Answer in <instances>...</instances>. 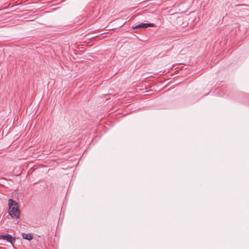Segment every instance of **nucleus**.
<instances>
[{
	"label": "nucleus",
	"mask_w": 249,
	"mask_h": 249,
	"mask_svg": "<svg viewBox=\"0 0 249 249\" xmlns=\"http://www.w3.org/2000/svg\"><path fill=\"white\" fill-rule=\"evenodd\" d=\"M243 5L242 4H237L236 5V6H242Z\"/></svg>",
	"instance_id": "obj_5"
},
{
	"label": "nucleus",
	"mask_w": 249,
	"mask_h": 249,
	"mask_svg": "<svg viewBox=\"0 0 249 249\" xmlns=\"http://www.w3.org/2000/svg\"><path fill=\"white\" fill-rule=\"evenodd\" d=\"M0 238L6 240L12 244L15 242V237H12L10 234H1Z\"/></svg>",
	"instance_id": "obj_2"
},
{
	"label": "nucleus",
	"mask_w": 249,
	"mask_h": 249,
	"mask_svg": "<svg viewBox=\"0 0 249 249\" xmlns=\"http://www.w3.org/2000/svg\"><path fill=\"white\" fill-rule=\"evenodd\" d=\"M8 213L13 218H18L20 216L18 203L12 199L8 200Z\"/></svg>",
	"instance_id": "obj_1"
},
{
	"label": "nucleus",
	"mask_w": 249,
	"mask_h": 249,
	"mask_svg": "<svg viewBox=\"0 0 249 249\" xmlns=\"http://www.w3.org/2000/svg\"><path fill=\"white\" fill-rule=\"evenodd\" d=\"M22 237L25 239L30 240L32 239L33 236L32 234H22Z\"/></svg>",
	"instance_id": "obj_4"
},
{
	"label": "nucleus",
	"mask_w": 249,
	"mask_h": 249,
	"mask_svg": "<svg viewBox=\"0 0 249 249\" xmlns=\"http://www.w3.org/2000/svg\"><path fill=\"white\" fill-rule=\"evenodd\" d=\"M154 25L152 23H140L138 25H137L135 26H133L132 28L133 29H136L140 28H146L147 27H154Z\"/></svg>",
	"instance_id": "obj_3"
}]
</instances>
